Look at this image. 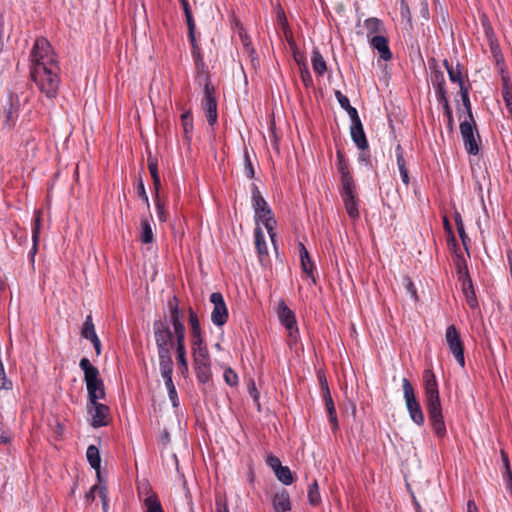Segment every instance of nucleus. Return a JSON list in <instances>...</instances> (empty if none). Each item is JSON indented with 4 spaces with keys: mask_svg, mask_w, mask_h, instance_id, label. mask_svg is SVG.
<instances>
[{
    "mask_svg": "<svg viewBox=\"0 0 512 512\" xmlns=\"http://www.w3.org/2000/svg\"><path fill=\"white\" fill-rule=\"evenodd\" d=\"M216 512H229L228 505L225 499L218 497L215 502Z\"/></svg>",
    "mask_w": 512,
    "mask_h": 512,
    "instance_id": "nucleus-52",
    "label": "nucleus"
},
{
    "mask_svg": "<svg viewBox=\"0 0 512 512\" xmlns=\"http://www.w3.org/2000/svg\"><path fill=\"white\" fill-rule=\"evenodd\" d=\"M104 487V485H94L91 487L90 491L86 494V500L88 502H92L94 501L95 497H96V494L99 496L100 495V488Z\"/></svg>",
    "mask_w": 512,
    "mask_h": 512,
    "instance_id": "nucleus-51",
    "label": "nucleus"
},
{
    "mask_svg": "<svg viewBox=\"0 0 512 512\" xmlns=\"http://www.w3.org/2000/svg\"><path fill=\"white\" fill-rule=\"evenodd\" d=\"M168 308L170 312V321L174 327L175 338H185V327L180 320L178 299L175 296L169 299Z\"/></svg>",
    "mask_w": 512,
    "mask_h": 512,
    "instance_id": "nucleus-12",
    "label": "nucleus"
},
{
    "mask_svg": "<svg viewBox=\"0 0 512 512\" xmlns=\"http://www.w3.org/2000/svg\"><path fill=\"white\" fill-rule=\"evenodd\" d=\"M384 31L382 22L377 18H368L364 21L359 34L365 35L368 41L381 35Z\"/></svg>",
    "mask_w": 512,
    "mask_h": 512,
    "instance_id": "nucleus-13",
    "label": "nucleus"
},
{
    "mask_svg": "<svg viewBox=\"0 0 512 512\" xmlns=\"http://www.w3.org/2000/svg\"><path fill=\"white\" fill-rule=\"evenodd\" d=\"M138 194L143 199V201H145V203L149 206V199H148V196L146 194V191H145V188H144V184H143L142 181H140L139 184H138Z\"/></svg>",
    "mask_w": 512,
    "mask_h": 512,
    "instance_id": "nucleus-62",
    "label": "nucleus"
},
{
    "mask_svg": "<svg viewBox=\"0 0 512 512\" xmlns=\"http://www.w3.org/2000/svg\"><path fill=\"white\" fill-rule=\"evenodd\" d=\"M455 224H456L458 234H459L463 244L466 245L467 235L465 233L464 224H463L461 215L459 213L455 214Z\"/></svg>",
    "mask_w": 512,
    "mask_h": 512,
    "instance_id": "nucleus-46",
    "label": "nucleus"
},
{
    "mask_svg": "<svg viewBox=\"0 0 512 512\" xmlns=\"http://www.w3.org/2000/svg\"><path fill=\"white\" fill-rule=\"evenodd\" d=\"M195 370H196L197 379L201 383H206L209 381V379L211 377L210 364H204L203 366L202 365L195 366Z\"/></svg>",
    "mask_w": 512,
    "mask_h": 512,
    "instance_id": "nucleus-40",
    "label": "nucleus"
},
{
    "mask_svg": "<svg viewBox=\"0 0 512 512\" xmlns=\"http://www.w3.org/2000/svg\"><path fill=\"white\" fill-rule=\"evenodd\" d=\"M338 171L341 174V184L342 187H346V182L349 183V186L355 185L353 177L348 171V167L343 160V157L340 153H338Z\"/></svg>",
    "mask_w": 512,
    "mask_h": 512,
    "instance_id": "nucleus-30",
    "label": "nucleus"
},
{
    "mask_svg": "<svg viewBox=\"0 0 512 512\" xmlns=\"http://www.w3.org/2000/svg\"><path fill=\"white\" fill-rule=\"evenodd\" d=\"M346 112L348 113L351 121H352V125L356 124V123H361V120L359 118V115H358V112L357 110L352 107L351 105L345 109Z\"/></svg>",
    "mask_w": 512,
    "mask_h": 512,
    "instance_id": "nucleus-54",
    "label": "nucleus"
},
{
    "mask_svg": "<svg viewBox=\"0 0 512 512\" xmlns=\"http://www.w3.org/2000/svg\"><path fill=\"white\" fill-rule=\"evenodd\" d=\"M194 366L210 364V356L207 348H198L197 351H193Z\"/></svg>",
    "mask_w": 512,
    "mask_h": 512,
    "instance_id": "nucleus-35",
    "label": "nucleus"
},
{
    "mask_svg": "<svg viewBox=\"0 0 512 512\" xmlns=\"http://www.w3.org/2000/svg\"><path fill=\"white\" fill-rule=\"evenodd\" d=\"M203 109L208 123L214 125L217 122V102L213 96V87H210L209 84L205 85Z\"/></svg>",
    "mask_w": 512,
    "mask_h": 512,
    "instance_id": "nucleus-11",
    "label": "nucleus"
},
{
    "mask_svg": "<svg viewBox=\"0 0 512 512\" xmlns=\"http://www.w3.org/2000/svg\"><path fill=\"white\" fill-rule=\"evenodd\" d=\"M153 330L158 353L170 352L169 344L172 340V332L168 325L165 322L158 320L154 322Z\"/></svg>",
    "mask_w": 512,
    "mask_h": 512,
    "instance_id": "nucleus-7",
    "label": "nucleus"
},
{
    "mask_svg": "<svg viewBox=\"0 0 512 512\" xmlns=\"http://www.w3.org/2000/svg\"><path fill=\"white\" fill-rule=\"evenodd\" d=\"M86 387H87L90 404H95V402H98L99 399H104L105 391H104V384H103L102 380H100L96 383H91V384L87 385Z\"/></svg>",
    "mask_w": 512,
    "mask_h": 512,
    "instance_id": "nucleus-21",
    "label": "nucleus"
},
{
    "mask_svg": "<svg viewBox=\"0 0 512 512\" xmlns=\"http://www.w3.org/2000/svg\"><path fill=\"white\" fill-rule=\"evenodd\" d=\"M40 222H41V212L40 211H36L34 226H33V229H32L33 246H32V249L30 251V257H31V261L32 262L34 261V256H35V254L37 252V244H38V240H39L40 225H41Z\"/></svg>",
    "mask_w": 512,
    "mask_h": 512,
    "instance_id": "nucleus-28",
    "label": "nucleus"
},
{
    "mask_svg": "<svg viewBox=\"0 0 512 512\" xmlns=\"http://www.w3.org/2000/svg\"><path fill=\"white\" fill-rule=\"evenodd\" d=\"M157 213H158V218L160 221H163V222L166 221V214H165L164 208L160 204L159 201H157Z\"/></svg>",
    "mask_w": 512,
    "mask_h": 512,
    "instance_id": "nucleus-63",
    "label": "nucleus"
},
{
    "mask_svg": "<svg viewBox=\"0 0 512 512\" xmlns=\"http://www.w3.org/2000/svg\"><path fill=\"white\" fill-rule=\"evenodd\" d=\"M165 382V387L168 391V396H169V399L172 403V406L173 407H178L179 406V399H178V395H177V391H176V388H175V385L173 383V380L172 378L171 379H165L164 380Z\"/></svg>",
    "mask_w": 512,
    "mask_h": 512,
    "instance_id": "nucleus-39",
    "label": "nucleus"
},
{
    "mask_svg": "<svg viewBox=\"0 0 512 512\" xmlns=\"http://www.w3.org/2000/svg\"><path fill=\"white\" fill-rule=\"evenodd\" d=\"M99 497L102 500L103 510L106 511L107 508H108V496H107V488H106V486L100 488V495H99Z\"/></svg>",
    "mask_w": 512,
    "mask_h": 512,
    "instance_id": "nucleus-61",
    "label": "nucleus"
},
{
    "mask_svg": "<svg viewBox=\"0 0 512 512\" xmlns=\"http://www.w3.org/2000/svg\"><path fill=\"white\" fill-rule=\"evenodd\" d=\"M90 341L92 342V344L94 346L96 354L100 355L101 354V342H100L98 336L94 337Z\"/></svg>",
    "mask_w": 512,
    "mask_h": 512,
    "instance_id": "nucleus-64",
    "label": "nucleus"
},
{
    "mask_svg": "<svg viewBox=\"0 0 512 512\" xmlns=\"http://www.w3.org/2000/svg\"><path fill=\"white\" fill-rule=\"evenodd\" d=\"M242 44L246 50V52L250 55L254 53V49L251 46V41L247 35L240 34Z\"/></svg>",
    "mask_w": 512,
    "mask_h": 512,
    "instance_id": "nucleus-58",
    "label": "nucleus"
},
{
    "mask_svg": "<svg viewBox=\"0 0 512 512\" xmlns=\"http://www.w3.org/2000/svg\"><path fill=\"white\" fill-rule=\"evenodd\" d=\"M255 217L257 223H262L265 226L271 238V241L273 242V244H275L274 238L276 234L274 232V227L276 225V221L274 219L271 209L265 210L263 212H257L255 213Z\"/></svg>",
    "mask_w": 512,
    "mask_h": 512,
    "instance_id": "nucleus-14",
    "label": "nucleus"
},
{
    "mask_svg": "<svg viewBox=\"0 0 512 512\" xmlns=\"http://www.w3.org/2000/svg\"><path fill=\"white\" fill-rule=\"evenodd\" d=\"M403 397L411 420L421 426L424 424V414L416 399L414 388L407 378L402 379Z\"/></svg>",
    "mask_w": 512,
    "mask_h": 512,
    "instance_id": "nucleus-4",
    "label": "nucleus"
},
{
    "mask_svg": "<svg viewBox=\"0 0 512 512\" xmlns=\"http://www.w3.org/2000/svg\"><path fill=\"white\" fill-rule=\"evenodd\" d=\"M30 59L32 80L48 98H54L60 84V67L52 46L45 38L35 41Z\"/></svg>",
    "mask_w": 512,
    "mask_h": 512,
    "instance_id": "nucleus-1",
    "label": "nucleus"
},
{
    "mask_svg": "<svg viewBox=\"0 0 512 512\" xmlns=\"http://www.w3.org/2000/svg\"><path fill=\"white\" fill-rule=\"evenodd\" d=\"M210 302L213 304L211 321L216 326H223L228 319V310L221 293L214 292L210 295Z\"/></svg>",
    "mask_w": 512,
    "mask_h": 512,
    "instance_id": "nucleus-8",
    "label": "nucleus"
},
{
    "mask_svg": "<svg viewBox=\"0 0 512 512\" xmlns=\"http://www.w3.org/2000/svg\"><path fill=\"white\" fill-rule=\"evenodd\" d=\"M501 460L503 463L504 471H503V479L506 483V488L510 491L512 495V471L510 467V461L508 458V454L504 451H500Z\"/></svg>",
    "mask_w": 512,
    "mask_h": 512,
    "instance_id": "nucleus-26",
    "label": "nucleus"
},
{
    "mask_svg": "<svg viewBox=\"0 0 512 512\" xmlns=\"http://www.w3.org/2000/svg\"><path fill=\"white\" fill-rule=\"evenodd\" d=\"M184 133L187 136L192 130V116L190 112H185L181 116Z\"/></svg>",
    "mask_w": 512,
    "mask_h": 512,
    "instance_id": "nucleus-48",
    "label": "nucleus"
},
{
    "mask_svg": "<svg viewBox=\"0 0 512 512\" xmlns=\"http://www.w3.org/2000/svg\"><path fill=\"white\" fill-rule=\"evenodd\" d=\"M503 100L506 104V106H512V87L509 85L508 80L503 77Z\"/></svg>",
    "mask_w": 512,
    "mask_h": 512,
    "instance_id": "nucleus-44",
    "label": "nucleus"
},
{
    "mask_svg": "<svg viewBox=\"0 0 512 512\" xmlns=\"http://www.w3.org/2000/svg\"><path fill=\"white\" fill-rule=\"evenodd\" d=\"M405 288L413 299H417V292H416L415 285L410 279L406 280Z\"/></svg>",
    "mask_w": 512,
    "mask_h": 512,
    "instance_id": "nucleus-60",
    "label": "nucleus"
},
{
    "mask_svg": "<svg viewBox=\"0 0 512 512\" xmlns=\"http://www.w3.org/2000/svg\"><path fill=\"white\" fill-rule=\"evenodd\" d=\"M423 382L429 420L434 432L439 437H443L446 434V427L442 415L438 384L432 370L427 369L423 372Z\"/></svg>",
    "mask_w": 512,
    "mask_h": 512,
    "instance_id": "nucleus-2",
    "label": "nucleus"
},
{
    "mask_svg": "<svg viewBox=\"0 0 512 512\" xmlns=\"http://www.w3.org/2000/svg\"><path fill=\"white\" fill-rule=\"evenodd\" d=\"M245 174L250 179L254 177V168L252 166L248 153L245 154Z\"/></svg>",
    "mask_w": 512,
    "mask_h": 512,
    "instance_id": "nucleus-53",
    "label": "nucleus"
},
{
    "mask_svg": "<svg viewBox=\"0 0 512 512\" xmlns=\"http://www.w3.org/2000/svg\"><path fill=\"white\" fill-rule=\"evenodd\" d=\"M148 169L151 174V177L158 175V165L156 159L152 157L148 158Z\"/></svg>",
    "mask_w": 512,
    "mask_h": 512,
    "instance_id": "nucleus-57",
    "label": "nucleus"
},
{
    "mask_svg": "<svg viewBox=\"0 0 512 512\" xmlns=\"http://www.w3.org/2000/svg\"><path fill=\"white\" fill-rule=\"evenodd\" d=\"M253 208L255 213L263 212L265 210L270 209L267 205L265 199L261 196L260 192L256 187L253 189Z\"/></svg>",
    "mask_w": 512,
    "mask_h": 512,
    "instance_id": "nucleus-36",
    "label": "nucleus"
},
{
    "mask_svg": "<svg viewBox=\"0 0 512 512\" xmlns=\"http://www.w3.org/2000/svg\"><path fill=\"white\" fill-rule=\"evenodd\" d=\"M457 268H458L459 279L462 281V283L464 282V280L466 282H468V279H470V277L468 275L467 267L465 265H462V263L460 261H458Z\"/></svg>",
    "mask_w": 512,
    "mask_h": 512,
    "instance_id": "nucleus-50",
    "label": "nucleus"
},
{
    "mask_svg": "<svg viewBox=\"0 0 512 512\" xmlns=\"http://www.w3.org/2000/svg\"><path fill=\"white\" fill-rule=\"evenodd\" d=\"M277 314L281 324L288 331L290 339L292 341H296L298 337V328L293 311L283 301H281L278 305Z\"/></svg>",
    "mask_w": 512,
    "mask_h": 512,
    "instance_id": "nucleus-6",
    "label": "nucleus"
},
{
    "mask_svg": "<svg viewBox=\"0 0 512 512\" xmlns=\"http://www.w3.org/2000/svg\"><path fill=\"white\" fill-rule=\"evenodd\" d=\"M267 463L273 469L274 472L278 470L280 467H282L280 459L273 455L268 456Z\"/></svg>",
    "mask_w": 512,
    "mask_h": 512,
    "instance_id": "nucleus-55",
    "label": "nucleus"
},
{
    "mask_svg": "<svg viewBox=\"0 0 512 512\" xmlns=\"http://www.w3.org/2000/svg\"><path fill=\"white\" fill-rule=\"evenodd\" d=\"M460 94L463 105L465 106L468 114V120H463L460 123V132L464 141L465 149L469 154L476 155L479 152V146L477 144L474 131L476 130L475 121L472 115L471 103L469 99V92L466 87L460 88Z\"/></svg>",
    "mask_w": 512,
    "mask_h": 512,
    "instance_id": "nucleus-3",
    "label": "nucleus"
},
{
    "mask_svg": "<svg viewBox=\"0 0 512 512\" xmlns=\"http://www.w3.org/2000/svg\"><path fill=\"white\" fill-rule=\"evenodd\" d=\"M79 366L84 372V381L86 383V386L101 380L99 378L98 369L90 363L89 359L82 358L80 360Z\"/></svg>",
    "mask_w": 512,
    "mask_h": 512,
    "instance_id": "nucleus-16",
    "label": "nucleus"
},
{
    "mask_svg": "<svg viewBox=\"0 0 512 512\" xmlns=\"http://www.w3.org/2000/svg\"><path fill=\"white\" fill-rule=\"evenodd\" d=\"M189 324L191 328V335L201 333V327L197 314L192 309H189Z\"/></svg>",
    "mask_w": 512,
    "mask_h": 512,
    "instance_id": "nucleus-42",
    "label": "nucleus"
},
{
    "mask_svg": "<svg viewBox=\"0 0 512 512\" xmlns=\"http://www.w3.org/2000/svg\"><path fill=\"white\" fill-rule=\"evenodd\" d=\"M88 413L91 415V425L94 428L108 425L109 407L107 405L98 402L89 403Z\"/></svg>",
    "mask_w": 512,
    "mask_h": 512,
    "instance_id": "nucleus-10",
    "label": "nucleus"
},
{
    "mask_svg": "<svg viewBox=\"0 0 512 512\" xmlns=\"http://www.w3.org/2000/svg\"><path fill=\"white\" fill-rule=\"evenodd\" d=\"M299 247H300V249H299L300 260H301V265H302L303 271L307 275L312 276L313 263L310 259L309 253L302 243L299 244Z\"/></svg>",
    "mask_w": 512,
    "mask_h": 512,
    "instance_id": "nucleus-32",
    "label": "nucleus"
},
{
    "mask_svg": "<svg viewBox=\"0 0 512 512\" xmlns=\"http://www.w3.org/2000/svg\"><path fill=\"white\" fill-rule=\"evenodd\" d=\"M445 340L449 347L450 352L454 355L456 361L460 366L464 367V348L460 340L459 333L454 325H450L446 329Z\"/></svg>",
    "mask_w": 512,
    "mask_h": 512,
    "instance_id": "nucleus-5",
    "label": "nucleus"
},
{
    "mask_svg": "<svg viewBox=\"0 0 512 512\" xmlns=\"http://www.w3.org/2000/svg\"><path fill=\"white\" fill-rule=\"evenodd\" d=\"M255 236V246L260 258V261L263 262L264 257L268 256V248L265 240L264 233L262 229L257 226L254 231Z\"/></svg>",
    "mask_w": 512,
    "mask_h": 512,
    "instance_id": "nucleus-22",
    "label": "nucleus"
},
{
    "mask_svg": "<svg viewBox=\"0 0 512 512\" xmlns=\"http://www.w3.org/2000/svg\"><path fill=\"white\" fill-rule=\"evenodd\" d=\"M146 512H163L161 503L157 499L155 494H150L144 500Z\"/></svg>",
    "mask_w": 512,
    "mask_h": 512,
    "instance_id": "nucleus-37",
    "label": "nucleus"
},
{
    "mask_svg": "<svg viewBox=\"0 0 512 512\" xmlns=\"http://www.w3.org/2000/svg\"><path fill=\"white\" fill-rule=\"evenodd\" d=\"M184 8H185V16H186V21H187L188 30H189V38H190L191 42L193 43L195 41V37H194L195 24H194L191 12L187 7V4H185Z\"/></svg>",
    "mask_w": 512,
    "mask_h": 512,
    "instance_id": "nucleus-45",
    "label": "nucleus"
},
{
    "mask_svg": "<svg viewBox=\"0 0 512 512\" xmlns=\"http://www.w3.org/2000/svg\"><path fill=\"white\" fill-rule=\"evenodd\" d=\"M431 83L435 88L437 99L447 96V91L445 89V78L442 71L434 70L432 72Z\"/></svg>",
    "mask_w": 512,
    "mask_h": 512,
    "instance_id": "nucleus-20",
    "label": "nucleus"
},
{
    "mask_svg": "<svg viewBox=\"0 0 512 512\" xmlns=\"http://www.w3.org/2000/svg\"><path fill=\"white\" fill-rule=\"evenodd\" d=\"M351 137L356 144V146L364 150L368 147V142L363 130L362 123H356L354 125H351Z\"/></svg>",
    "mask_w": 512,
    "mask_h": 512,
    "instance_id": "nucleus-19",
    "label": "nucleus"
},
{
    "mask_svg": "<svg viewBox=\"0 0 512 512\" xmlns=\"http://www.w3.org/2000/svg\"><path fill=\"white\" fill-rule=\"evenodd\" d=\"M396 153V162L398 166V170L402 179V182L407 186L409 184V173L408 169L406 168V162L403 156V150L400 145H397L395 149Z\"/></svg>",
    "mask_w": 512,
    "mask_h": 512,
    "instance_id": "nucleus-24",
    "label": "nucleus"
},
{
    "mask_svg": "<svg viewBox=\"0 0 512 512\" xmlns=\"http://www.w3.org/2000/svg\"><path fill=\"white\" fill-rule=\"evenodd\" d=\"M444 65L447 69L449 79L454 83H458L459 89L461 87H465L463 78H462V71H461L460 65L457 64L456 66H453V65L449 64V62L447 60H444Z\"/></svg>",
    "mask_w": 512,
    "mask_h": 512,
    "instance_id": "nucleus-27",
    "label": "nucleus"
},
{
    "mask_svg": "<svg viewBox=\"0 0 512 512\" xmlns=\"http://www.w3.org/2000/svg\"><path fill=\"white\" fill-rule=\"evenodd\" d=\"M86 457H87V460L90 464V466L96 470V473H97V477L100 478V463H101V458H100V453H99V450L96 446L94 445H90L88 448H87V451H86Z\"/></svg>",
    "mask_w": 512,
    "mask_h": 512,
    "instance_id": "nucleus-25",
    "label": "nucleus"
},
{
    "mask_svg": "<svg viewBox=\"0 0 512 512\" xmlns=\"http://www.w3.org/2000/svg\"><path fill=\"white\" fill-rule=\"evenodd\" d=\"M341 196L349 217L352 220L358 219L360 213L358 209V199L356 196L355 185L349 186V183L346 182V187H342Z\"/></svg>",
    "mask_w": 512,
    "mask_h": 512,
    "instance_id": "nucleus-9",
    "label": "nucleus"
},
{
    "mask_svg": "<svg viewBox=\"0 0 512 512\" xmlns=\"http://www.w3.org/2000/svg\"><path fill=\"white\" fill-rule=\"evenodd\" d=\"M336 99L338 100L340 106L345 110L350 106L349 99L342 94L340 91L335 92Z\"/></svg>",
    "mask_w": 512,
    "mask_h": 512,
    "instance_id": "nucleus-56",
    "label": "nucleus"
},
{
    "mask_svg": "<svg viewBox=\"0 0 512 512\" xmlns=\"http://www.w3.org/2000/svg\"><path fill=\"white\" fill-rule=\"evenodd\" d=\"M437 100L439 101V103L443 107L444 114L446 115L447 120H448V125L452 126V124H453V115H452V110H451V108L449 106V101H448L447 96L442 97V98H438Z\"/></svg>",
    "mask_w": 512,
    "mask_h": 512,
    "instance_id": "nucleus-43",
    "label": "nucleus"
},
{
    "mask_svg": "<svg viewBox=\"0 0 512 512\" xmlns=\"http://www.w3.org/2000/svg\"><path fill=\"white\" fill-rule=\"evenodd\" d=\"M370 45L373 47V49L377 50L380 54V57L388 61L391 59L392 54L388 46V40L386 37L383 36V33L377 37H373L369 40Z\"/></svg>",
    "mask_w": 512,
    "mask_h": 512,
    "instance_id": "nucleus-15",
    "label": "nucleus"
},
{
    "mask_svg": "<svg viewBox=\"0 0 512 512\" xmlns=\"http://www.w3.org/2000/svg\"><path fill=\"white\" fill-rule=\"evenodd\" d=\"M311 62H312L313 71L316 74L321 76L326 72V70H327L326 62L318 50H313Z\"/></svg>",
    "mask_w": 512,
    "mask_h": 512,
    "instance_id": "nucleus-29",
    "label": "nucleus"
},
{
    "mask_svg": "<svg viewBox=\"0 0 512 512\" xmlns=\"http://www.w3.org/2000/svg\"><path fill=\"white\" fill-rule=\"evenodd\" d=\"M154 234L152 230L151 223L148 219L141 220V232H140V240L144 244H150L153 242Z\"/></svg>",
    "mask_w": 512,
    "mask_h": 512,
    "instance_id": "nucleus-31",
    "label": "nucleus"
},
{
    "mask_svg": "<svg viewBox=\"0 0 512 512\" xmlns=\"http://www.w3.org/2000/svg\"><path fill=\"white\" fill-rule=\"evenodd\" d=\"M81 336L87 340H91L97 336L91 315H88L83 323Z\"/></svg>",
    "mask_w": 512,
    "mask_h": 512,
    "instance_id": "nucleus-34",
    "label": "nucleus"
},
{
    "mask_svg": "<svg viewBox=\"0 0 512 512\" xmlns=\"http://www.w3.org/2000/svg\"><path fill=\"white\" fill-rule=\"evenodd\" d=\"M308 500L309 502L312 504V505H317L320 503L321 501V497H320V493H319V487H318V483L316 481H314L310 486H309V491H308Z\"/></svg>",
    "mask_w": 512,
    "mask_h": 512,
    "instance_id": "nucleus-41",
    "label": "nucleus"
},
{
    "mask_svg": "<svg viewBox=\"0 0 512 512\" xmlns=\"http://www.w3.org/2000/svg\"><path fill=\"white\" fill-rule=\"evenodd\" d=\"M176 353H177V361L181 370V373L184 374L188 371V362L186 359V348H185V338L176 339Z\"/></svg>",
    "mask_w": 512,
    "mask_h": 512,
    "instance_id": "nucleus-23",
    "label": "nucleus"
},
{
    "mask_svg": "<svg viewBox=\"0 0 512 512\" xmlns=\"http://www.w3.org/2000/svg\"><path fill=\"white\" fill-rule=\"evenodd\" d=\"M275 475L285 485H290L293 482L292 473L287 466L280 467L275 471Z\"/></svg>",
    "mask_w": 512,
    "mask_h": 512,
    "instance_id": "nucleus-38",
    "label": "nucleus"
},
{
    "mask_svg": "<svg viewBox=\"0 0 512 512\" xmlns=\"http://www.w3.org/2000/svg\"><path fill=\"white\" fill-rule=\"evenodd\" d=\"M462 286H463V292H464V295H465L468 305L471 308L477 307L478 303H477V299L475 296V292L473 290L471 279H468V282H466L464 280V282L462 283Z\"/></svg>",
    "mask_w": 512,
    "mask_h": 512,
    "instance_id": "nucleus-33",
    "label": "nucleus"
},
{
    "mask_svg": "<svg viewBox=\"0 0 512 512\" xmlns=\"http://www.w3.org/2000/svg\"><path fill=\"white\" fill-rule=\"evenodd\" d=\"M160 372L163 379H171L173 373V361L170 352L158 353Z\"/></svg>",
    "mask_w": 512,
    "mask_h": 512,
    "instance_id": "nucleus-18",
    "label": "nucleus"
},
{
    "mask_svg": "<svg viewBox=\"0 0 512 512\" xmlns=\"http://www.w3.org/2000/svg\"><path fill=\"white\" fill-rule=\"evenodd\" d=\"M191 342H192V352L197 351L198 348H207V346L204 344L202 333L192 334Z\"/></svg>",
    "mask_w": 512,
    "mask_h": 512,
    "instance_id": "nucleus-47",
    "label": "nucleus"
},
{
    "mask_svg": "<svg viewBox=\"0 0 512 512\" xmlns=\"http://www.w3.org/2000/svg\"><path fill=\"white\" fill-rule=\"evenodd\" d=\"M272 504L275 512H288L291 510L289 494L286 490H281L273 496Z\"/></svg>",
    "mask_w": 512,
    "mask_h": 512,
    "instance_id": "nucleus-17",
    "label": "nucleus"
},
{
    "mask_svg": "<svg viewBox=\"0 0 512 512\" xmlns=\"http://www.w3.org/2000/svg\"><path fill=\"white\" fill-rule=\"evenodd\" d=\"M325 405H326L328 413H331L332 411H336L333 400L330 396V393H329V390L327 387H326V395H325Z\"/></svg>",
    "mask_w": 512,
    "mask_h": 512,
    "instance_id": "nucleus-59",
    "label": "nucleus"
},
{
    "mask_svg": "<svg viewBox=\"0 0 512 512\" xmlns=\"http://www.w3.org/2000/svg\"><path fill=\"white\" fill-rule=\"evenodd\" d=\"M224 380L230 386H235L238 382V376L232 369H226L224 372Z\"/></svg>",
    "mask_w": 512,
    "mask_h": 512,
    "instance_id": "nucleus-49",
    "label": "nucleus"
}]
</instances>
